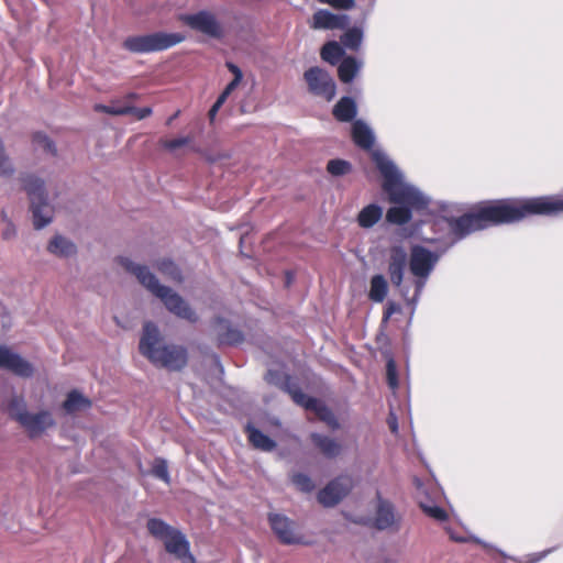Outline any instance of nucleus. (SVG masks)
Segmentation results:
<instances>
[{
    "mask_svg": "<svg viewBox=\"0 0 563 563\" xmlns=\"http://www.w3.org/2000/svg\"><path fill=\"white\" fill-rule=\"evenodd\" d=\"M321 3L330 4L338 9H351L354 7V0H318Z\"/></svg>",
    "mask_w": 563,
    "mask_h": 563,
    "instance_id": "obj_45",
    "label": "nucleus"
},
{
    "mask_svg": "<svg viewBox=\"0 0 563 563\" xmlns=\"http://www.w3.org/2000/svg\"><path fill=\"white\" fill-rule=\"evenodd\" d=\"M227 100L219 96L217 101L214 102V104L211 107L210 111H209V118L211 121L214 120L219 109L222 107V104L225 102Z\"/></svg>",
    "mask_w": 563,
    "mask_h": 563,
    "instance_id": "obj_49",
    "label": "nucleus"
},
{
    "mask_svg": "<svg viewBox=\"0 0 563 563\" xmlns=\"http://www.w3.org/2000/svg\"><path fill=\"white\" fill-rule=\"evenodd\" d=\"M265 379L269 384L279 385L282 387H285L290 396H291V391H300L299 389L290 386L289 379L284 375V373L279 372V371L269 369L265 376Z\"/></svg>",
    "mask_w": 563,
    "mask_h": 563,
    "instance_id": "obj_35",
    "label": "nucleus"
},
{
    "mask_svg": "<svg viewBox=\"0 0 563 563\" xmlns=\"http://www.w3.org/2000/svg\"><path fill=\"white\" fill-rule=\"evenodd\" d=\"M8 413L15 420L30 438H40L55 428L56 421L49 410L32 412L21 397H13L8 404Z\"/></svg>",
    "mask_w": 563,
    "mask_h": 563,
    "instance_id": "obj_6",
    "label": "nucleus"
},
{
    "mask_svg": "<svg viewBox=\"0 0 563 563\" xmlns=\"http://www.w3.org/2000/svg\"><path fill=\"white\" fill-rule=\"evenodd\" d=\"M185 38L181 33L156 32L128 37L123 42V47L132 53H150L173 47L184 42Z\"/></svg>",
    "mask_w": 563,
    "mask_h": 563,
    "instance_id": "obj_8",
    "label": "nucleus"
},
{
    "mask_svg": "<svg viewBox=\"0 0 563 563\" xmlns=\"http://www.w3.org/2000/svg\"><path fill=\"white\" fill-rule=\"evenodd\" d=\"M362 67V62L354 57L344 58L339 65V77L343 82H350Z\"/></svg>",
    "mask_w": 563,
    "mask_h": 563,
    "instance_id": "obj_29",
    "label": "nucleus"
},
{
    "mask_svg": "<svg viewBox=\"0 0 563 563\" xmlns=\"http://www.w3.org/2000/svg\"><path fill=\"white\" fill-rule=\"evenodd\" d=\"M128 109L129 114H133L136 117L137 120H143L152 114V108L145 107V108H135L132 106H129Z\"/></svg>",
    "mask_w": 563,
    "mask_h": 563,
    "instance_id": "obj_46",
    "label": "nucleus"
},
{
    "mask_svg": "<svg viewBox=\"0 0 563 563\" xmlns=\"http://www.w3.org/2000/svg\"><path fill=\"white\" fill-rule=\"evenodd\" d=\"M387 382L391 389L398 388L397 368L393 358H389L387 362Z\"/></svg>",
    "mask_w": 563,
    "mask_h": 563,
    "instance_id": "obj_44",
    "label": "nucleus"
},
{
    "mask_svg": "<svg viewBox=\"0 0 563 563\" xmlns=\"http://www.w3.org/2000/svg\"><path fill=\"white\" fill-rule=\"evenodd\" d=\"M152 474L165 482L166 484L170 483V476L168 473L167 461L162 457H156L152 463Z\"/></svg>",
    "mask_w": 563,
    "mask_h": 563,
    "instance_id": "obj_37",
    "label": "nucleus"
},
{
    "mask_svg": "<svg viewBox=\"0 0 563 563\" xmlns=\"http://www.w3.org/2000/svg\"><path fill=\"white\" fill-rule=\"evenodd\" d=\"M371 155L384 177V190L388 194L389 200L398 205L388 209L387 221L394 224L409 222L411 211L427 208L429 198L404 180L401 173L385 153L375 150Z\"/></svg>",
    "mask_w": 563,
    "mask_h": 563,
    "instance_id": "obj_2",
    "label": "nucleus"
},
{
    "mask_svg": "<svg viewBox=\"0 0 563 563\" xmlns=\"http://www.w3.org/2000/svg\"><path fill=\"white\" fill-rule=\"evenodd\" d=\"M327 170L332 176H343L352 170V165L344 159H331L328 162Z\"/></svg>",
    "mask_w": 563,
    "mask_h": 563,
    "instance_id": "obj_36",
    "label": "nucleus"
},
{
    "mask_svg": "<svg viewBox=\"0 0 563 563\" xmlns=\"http://www.w3.org/2000/svg\"><path fill=\"white\" fill-rule=\"evenodd\" d=\"M33 144L38 150H43L44 152L55 154V146L53 142L44 133H34Z\"/></svg>",
    "mask_w": 563,
    "mask_h": 563,
    "instance_id": "obj_40",
    "label": "nucleus"
},
{
    "mask_svg": "<svg viewBox=\"0 0 563 563\" xmlns=\"http://www.w3.org/2000/svg\"><path fill=\"white\" fill-rule=\"evenodd\" d=\"M139 349L151 363L169 371L181 369L187 364V351L174 344L162 345L159 330L152 322L144 324Z\"/></svg>",
    "mask_w": 563,
    "mask_h": 563,
    "instance_id": "obj_4",
    "label": "nucleus"
},
{
    "mask_svg": "<svg viewBox=\"0 0 563 563\" xmlns=\"http://www.w3.org/2000/svg\"><path fill=\"white\" fill-rule=\"evenodd\" d=\"M241 340V333L235 330H230L225 338L222 339L223 342L233 344Z\"/></svg>",
    "mask_w": 563,
    "mask_h": 563,
    "instance_id": "obj_50",
    "label": "nucleus"
},
{
    "mask_svg": "<svg viewBox=\"0 0 563 563\" xmlns=\"http://www.w3.org/2000/svg\"><path fill=\"white\" fill-rule=\"evenodd\" d=\"M129 106H120L118 101H112L111 104H109V114L112 115H125L129 114Z\"/></svg>",
    "mask_w": 563,
    "mask_h": 563,
    "instance_id": "obj_47",
    "label": "nucleus"
},
{
    "mask_svg": "<svg viewBox=\"0 0 563 563\" xmlns=\"http://www.w3.org/2000/svg\"><path fill=\"white\" fill-rule=\"evenodd\" d=\"M179 21L192 31L201 33L210 38L221 40L225 35L222 23L217 15L209 10H200L195 13L179 15Z\"/></svg>",
    "mask_w": 563,
    "mask_h": 563,
    "instance_id": "obj_9",
    "label": "nucleus"
},
{
    "mask_svg": "<svg viewBox=\"0 0 563 563\" xmlns=\"http://www.w3.org/2000/svg\"><path fill=\"white\" fill-rule=\"evenodd\" d=\"M1 236L5 241L13 240L16 236V229L15 225L12 223L11 220L8 219L7 213L4 211H1Z\"/></svg>",
    "mask_w": 563,
    "mask_h": 563,
    "instance_id": "obj_39",
    "label": "nucleus"
},
{
    "mask_svg": "<svg viewBox=\"0 0 563 563\" xmlns=\"http://www.w3.org/2000/svg\"><path fill=\"white\" fill-rule=\"evenodd\" d=\"M375 507V526L378 529H387L396 522L394 506L388 500L384 499L379 493L376 494Z\"/></svg>",
    "mask_w": 563,
    "mask_h": 563,
    "instance_id": "obj_20",
    "label": "nucleus"
},
{
    "mask_svg": "<svg viewBox=\"0 0 563 563\" xmlns=\"http://www.w3.org/2000/svg\"><path fill=\"white\" fill-rule=\"evenodd\" d=\"M246 431L249 434L250 442L258 450L271 452L275 449L276 443L269 437L264 434L255 427L247 424Z\"/></svg>",
    "mask_w": 563,
    "mask_h": 563,
    "instance_id": "obj_26",
    "label": "nucleus"
},
{
    "mask_svg": "<svg viewBox=\"0 0 563 563\" xmlns=\"http://www.w3.org/2000/svg\"><path fill=\"white\" fill-rule=\"evenodd\" d=\"M90 400L77 390L70 391L63 402V409L69 415L84 411L90 408Z\"/></svg>",
    "mask_w": 563,
    "mask_h": 563,
    "instance_id": "obj_24",
    "label": "nucleus"
},
{
    "mask_svg": "<svg viewBox=\"0 0 563 563\" xmlns=\"http://www.w3.org/2000/svg\"><path fill=\"white\" fill-rule=\"evenodd\" d=\"M408 254L406 249L400 244L390 246L388 253V275L394 286L401 289L404 280V272L407 264Z\"/></svg>",
    "mask_w": 563,
    "mask_h": 563,
    "instance_id": "obj_12",
    "label": "nucleus"
},
{
    "mask_svg": "<svg viewBox=\"0 0 563 563\" xmlns=\"http://www.w3.org/2000/svg\"><path fill=\"white\" fill-rule=\"evenodd\" d=\"M352 488L350 477L343 476L332 481L319 493V501L331 507L338 504Z\"/></svg>",
    "mask_w": 563,
    "mask_h": 563,
    "instance_id": "obj_16",
    "label": "nucleus"
},
{
    "mask_svg": "<svg viewBox=\"0 0 563 563\" xmlns=\"http://www.w3.org/2000/svg\"><path fill=\"white\" fill-rule=\"evenodd\" d=\"M0 368L24 378L32 377L34 374V366L31 362L2 344H0Z\"/></svg>",
    "mask_w": 563,
    "mask_h": 563,
    "instance_id": "obj_10",
    "label": "nucleus"
},
{
    "mask_svg": "<svg viewBox=\"0 0 563 563\" xmlns=\"http://www.w3.org/2000/svg\"><path fill=\"white\" fill-rule=\"evenodd\" d=\"M179 115V111H177L172 118L168 119L167 124H170L173 120H175Z\"/></svg>",
    "mask_w": 563,
    "mask_h": 563,
    "instance_id": "obj_55",
    "label": "nucleus"
},
{
    "mask_svg": "<svg viewBox=\"0 0 563 563\" xmlns=\"http://www.w3.org/2000/svg\"><path fill=\"white\" fill-rule=\"evenodd\" d=\"M440 257L441 253L430 251L426 246L413 245L411 247L408 264L409 271L415 277V295L412 298H409L408 290L406 288L400 289L402 297L408 301L409 305L415 307L418 302L430 275L440 261Z\"/></svg>",
    "mask_w": 563,
    "mask_h": 563,
    "instance_id": "obj_5",
    "label": "nucleus"
},
{
    "mask_svg": "<svg viewBox=\"0 0 563 563\" xmlns=\"http://www.w3.org/2000/svg\"><path fill=\"white\" fill-rule=\"evenodd\" d=\"M157 269L168 278L175 282H181V274L174 262L164 258L157 262Z\"/></svg>",
    "mask_w": 563,
    "mask_h": 563,
    "instance_id": "obj_34",
    "label": "nucleus"
},
{
    "mask_svg": "<svg viewBox=\"0 0 563 563\" xmlns=\"http://www.w3.org/2000/svg\"><path fill=\"white\" fill-rule=\"evenodd\" d=\"M147 529L153 537L162 541L167 539V537L174 531L173 527L157 518H152L147 521Z\"/></svg>",
    "mask_w": 563,
    "mask_h": 563,
    "instance_id": "obj_31",
    "label": "nucleus"
},
{
    "mask_svg": "<svg viewBox=\"0 0 563 563\" xmlns=\"http://www.w3.org/2000/svg\"><path fill=\"white\" fill-rule=\"evenodd\" d=\"M349 24L346 14H334L328 10H318L311 21V27L316 30L344 29Z\"/></svg>",
    "mask_w": 563,
    "mask_h": 563,
    "instance_id": "obj_19",
    "label": "nucleus"
},
{
    "mask_svg": "<svg viewBox=\"0 0 563 563\" xmlns=\"http://www.w3.org/2000/svg\"><path fill=\"white\" fill-rule=\"evenodd\" d=\"M311 439L316 446L328 457H335L341 453V444L332 438L312 433Z\"/></svg>",
    "mask_w": 563,
    "mask_h": 563,
    "instance_id": "obj_25",
    "label": "nucleus"
},
{
    "mask_svg": "<svg viewBox=\"0 0 563 563\" xmlns=\"http://www.w3.org/2000/svg\"><path fill=\"white\" fill-rule=\"evenodd\" d=\"M423 511L431 518L438 520V521H444L448 518V514L444 509L437 505H421Z\"/></svg>",
    "mask_w": 563,
    "mask_h": 563,
    "instance_id": "obj_42",
    "label": "nucleus"
},
{
    "mask_svg": "<svg viewBox=\"0 0 563 563\" xmlns=\"http://www.w3.org/2000/svg\"><path fill=\"white\" fill-rule=\"evenodd\" d=\"M560 212H563L561 197L503 199L484 202L474 212L450 219L449 227L457 238H463L494 224L516 222L532 214Z\"/></svg>",
    "mask_w": 563,
    "mask_h": 563,
    "instance_id": "obj_1",
    "label": "nucleus"
},
{
    "mask_svg": "<svg viewBox=\"0 0 563 563\" xmlns=\"http://www.w3.org/2000/svg\"><path fill=\"white\" fill-rule=\"evenodd\" d=\"M383 217V208L376 203L364 207L358 216L357 223L363 229L373 228Z\"/></svg>",
    "mask_w": 563,
    "mask_h": 563,
    "instance_id": "obj_23",
    "label": "nucleus"
},
{
    "mask_svg": "<svg viewBox=\"0 0 563 563\" xmlns=\"http://www.w3.org/2000/svg\"><path fill=\"white\" fill-rule=\"evenodd\" d=\"M269 522L278 539L288 544L305 543L303 538L296 533L294 523L285 516L272 515Z\"/></svg>",
    "mask_w": 563,
    "mask_h": 563,
    "instance_id": "obj_17",
    "label": "nucleus"
},
{
    "mask_svg": "<svg viewBox=\"0 0 563 563\" xmlns=\"http://www.w3.org/2000/svg\"><path fill=\"white\" fill-rule=\"evenodd\" d=\"M342 55L343 49L341 45L336 42L327 43L321 51V57L332 65H335L340 60Z\"/></svg>",
    "mask_w": 563,
    "mask_h": 563,
    "instance_id": "obj_32",
    "label": "nucleus"
},
{
    "mask_svg": "<svg viewBox=\"0 0 563 563\" xmlns=\"http://www.w3.org/2000/svg\"><path fill=\"white\" fill-rule=\"evenodd\" d=\"M400 312V306L396 302L388 301L386 305V310L384 312L383 321L387 322L389 318L394 314Z\"/></svg>",
    "mask_w": 563,
    "mask_h": 563,
    "instance_id": "obj_48",
    "label": "nucleus"
},
{
    "mask_svg": "<svg viewBox=\"0 0 563 563\" xmlns=\"http://www.w3.org/2000/svg\"><path fill=\"white\" fill-rule=\"evenodd\" d=\"M120 264L125 271L135 275L147 290L159 298L169 312L190 322L197 321V314L189 305L173 289L161 285L146 266L136 264L128 257H121Z\"/></svg>",
    "mask_w": 563,
    "mask_h": 563,
    "instance_id": "obj_3",
    "label": "nucleus"
},
{
    "mask_svg": "<svg viewBox=\"0 0 563 563\" xmlns=\"http://www.w3.org/2000/svg\"><path fill=\"white\" fill-rule=\"evenodd\" d=\"M163 542L166 551L175 555L183 563H196L194 556L189 552V542L177 529H174V531Z\"/></svg>",
    "mask_w": 563,
    "mask_h": 563,
    "instance_id": "obj_18",
    "label": "nucleus"
},
{
    "mask_svg": "<svg viewBox=\"0 0 563 563\" xmlns=\"http://www.w3.org/2000/svg\"><path fill=\"white\" fill-rule=\"evenodd\" d=\"M291 398L296 404L305 407L306 409L314 411L317 416L332 429L339 428L336 418L332 411L328 409L321 401L308 397L301 391H291Z\"/></svg>",
    "mask_w": 563,
    "mask_h": 563,
    "instance_id": "obj_13",
    "label": "nucleus"
},
{
    "mask_svg": "<svg viewBox=\"0 0 563 563\" xmlns=\"http://www.w3.org/2000/svg\"><path fill=\"white\" fill-rule=\"evenodd\" d=\"M310 90L330 101L335 96V84L328 73L313 67L305 73Z\"/></svg>",
    "mask_w": 563,
    "mask_h": 563,
    "instance_id": "obj_11",
    "label": "nucleus"
},
{
    "mask_svg": "<svg viewBox=\"0 0 563 563\" xmlns=\"http://www.w3.org/2000/svg\"><path fill=\"white\" fill-rule=\"evenodd\" d=\"M22 181L30 197L34 227L42 229L53 219V207L47 201L44 181L34 175L25 176Z\"/></svg>",
    "mask_w": 563,
    "mask_h": 563,
    "instance_id": "obj_7",
    "label": "nucleus"
},
{
    "mask_svg": "<svg viewBox=\"0 0 563 563\" xmlns=\"http://www.w3.org/2000/svg\"><path fill=\"white\" fill-rule=\"evenodd\" d=\"M450 537L451 539L455 540V541H459V542H465L466 539L463 538V537H459V534H453V533H450Z\"/></svg>",
    "mask_w": 563,
    "mask_h": 563,
    "instance_id": "obj_54",
    "label": "nucleus"
},
{
    "mask_svg": "<svg viewBox=\"0 0 563 563\" xmlns=\"http://www.w3.org/2000/svg\"><path fill=\"white\" fill-rule=\"evenodd\" d=\"M388 424L393 433H397L398 431V422L397 418L394 415H390L388 419Z\"/></svg>",
    "mask_w": 563,
    "mask_h": 563,
    "instance_id": "obj_52",
    "label": "nucleus"
},
{
    "mask_svg": "<svg viewBox=\"0 0 563 563\" xmlns=\"http://www.w3.org/2000/svg\"><path fill=\"white\" fill-rule=\"evenodd\" d=\"M333 115L336 120L347 122L356 115V103L349 97H343L333 109Z\"/></svg>",
    "mask_w": 563,
    "mask_h": 563,
    "instance_id": "obj_27",
    "label": "nucleus"
},
{
    "mask_svg": "<svg viewBox=\"0 0 563 563\" xmlns=\"http://www.w3.org/2000/svg\"><path fill=\"white\" fill-rule=\"evenodd\" d=\"M189 142H190V137L180 136V137H176L173 140H163L161 143L165 150H167L169 152H175L176 150L189 144Z\"/></svg>",
    "mask_w": 563,
    "mask_h": 563,
    "instance_id": "obj_41",
    "label": "nucleus"
},
{
    "mask_svg": "<svg viewBox=\"0 0 563 563\" xmlns=\"http://www.w3.org/2000/svg\"><path fill=\"white\" fill-rule=\"evenodd\" d=\"M47 251L58 257H70L76 253V245L65 236L55 235L49 241Z\"/></svg>",
    "mask_w": 563,
    "mask_h": 563,
    "instance_id": "obj_22",
    "label": "nucleus"
},
{
    "mask_svg": "<svg viewBox=\"0 0 563 563\" xmlns=\"http://www.w3.org/2000/svg\"><path fill=\"white\" fill-rule=\"evenodd\" d=\"M551 552H552V549L545 550L543 552L534 553L532 555V559H531L530 563H536V562L542 560L543 558H545Z\"/></svg>",
    "mask_w": 563,
    "mask_h": 563,
    "instance_id": "obj_51",
    "label": "nucleus"
},
{
    "mask_svg": "<svg viewBox=\"0 0 563 563\" xmlns=\"http://www.w3.org/2000/svg\"><path fill=\"white\" fill-rule=\"evenodd\" d=\"M388 292V284L383 275H374L371 278L368 297L372 301L382 302Z\"/></svg>",
    "mask_w": 563,
    "mask_h": 563,
    "instance_id": "obj_28",
    "label": "nucleus"
},
{
    "mask_svg": "<svg viewBox=\"0 0 563 563\" xmlns=\"http://www.w3.org/2000/svg\"><path fill=\"white\" fill-rule=\"evenodd\" d=\"M352 137L357 146L365 150H371L375 141L373 130L362 120H356L353 123Z\"/></svg>",
    "mask_w": 563,
    "mask_h": 563,
    "instance_id": "obj_21",
    "label": "nucleus"
},
{
    "mask_svg": "<svg viewBox=\"0 0 563 563\" xmlns=\"http://www.w3.org/2000/svg\"><path fill=\"white\" fill-rule=\"evenodd\" d=\"M225 66L228 70L233 75V79L225 86L223 91L220 93L225 100L230 95L242 84L244 75L241 68L232 62H227Z\"/></svg>",
    "mask_w": 563,
    "mask_h": 563,
    "instance_id": "obj_30",
    "label": "nucleus"
},
{
    "mask_svg": "<svg viewBox=\"0 0 563 563\" xmlns=\"http://www.w3.org/2000/svg\"><path fill=\"white\" fill-rule=\"evenodd\" d=\"M363 32L358 27L347 30L341 37L342 44L351 49H357L362 44Z\"/></svg>",
    "mask_w": 563,
    "mask_h": 563,
    "instance_id": "obj_33",
    "label": "nucleus"
},
{
    "mask_svg": "<svg viewBox=\"0 0 563 563\" xmlns=\"http://www.w3.org/2000/svg\"><path fill=\"white\" fill-rule=\"evenodd\" d=\"M292 483L302 492H310L313 489L312 481L305 474H295L292 476Z\"/></svg>",
    "mask_w": 563,
    "mask_h": 563,
    "instance_id": "obj_43",
    "label": "nucleus"
},
{
    "mask_svg": "<svg viewBox=\"0 0 563 563\" xmlns=\"http://www.w3.org/2000/svg\"><path fill=\"white\" fill-rule=\"evenodd\" d=\"M291 398L296 404L305 407L306 409L314 411L317 416L332 429L339 428L336 418L332 411L328 409L321 401L308 397L301 391H291Z\"/></svg>",
    "mask_w": 563,
    "mask_h": 563,
    "instance_id": "obj_14",
    "label": "nucleus"
},
{
    "mask_svg": "<svg viewBox=\"0 0 563 563\" xmlns=\"http://www.w3.org/2000/svg\"><path fill=\"white\" fill-rule=\"evenodd\" d=\"M291 398L296 404L305 407L306 409L314 411L317 416L332 429L339 428L336 418L332 411L328 409L321 401L308 397L301 391H291Z\"/></svg>",
    "mask_w": 563,
    "mask_h": 563,
    "instance_id": "obj_15",
    "label": "nucleus"
},
{
    "mask_svg": "<svg viewBox=\"0 0 563 563\" xmlns=\"http://www.w3.org/2000/svg\"><path fill=\"white\" fill-rule=\"evenodd\" d=\"M95 109H96V111L104 112V113L109 114V106L96 104Z\"/></svg>",
    "mask_w": 563,
    "mask_h": 563,
    "instance_id": "obj_53",
    "label": "nucleus"
},
{
    "mask_svg": "<svg viewBox=\"0 0 563 563\" xmlns=\"http://www.w3.org/2000/svg\"><path fill=\"white\" fill-rule=\"evenodd\" d=\"M14 170L15 169L12 159L7 154L4 144L0 139V176L9 177L13 175Z\"/></svg>",
    "mask_w": 563,
    "mask_h": 563,
    "instance_id": "obj_38",
    "label": "nucleus"
},
{
    "mask_svg": "<svg viewBox=\"0 0 563 563\" xmlns=\"http://www.w3.org/2000/svg\"><path fill=\"white\" fill-rule=\"evenodd\" d=\"M126 98H128V99H135V98H136V95L132 92V93H129V95L126 96Z\"/></svg>",
    "mask_w": 563,
    "mask_h": 563,
    "instance_id": "obj_56",
    "label": "nucleus"
}]
</instances>
